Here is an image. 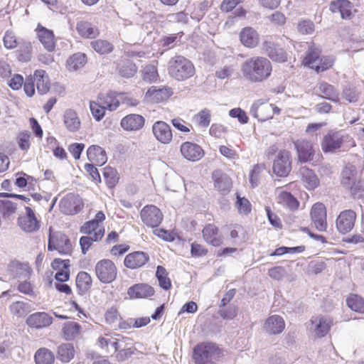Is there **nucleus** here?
Instances as JSON below:
<instances>
[{"instance_id":"3c124183","label":"nucleus","mask_w":364,"mask_h":364,"mask_svg":"<svg viewBox=\"0 0 364 364\" xmlns=\"http://www.w3.org/2000/svg\"><path fill=\"white\" fill-rule=\"evenodd\" d=\"M235 207L240 214L245 215H247L250 213L252 210V205L250 202L246 198L240 196L238 193H237Z\"/></svg>"},{"instance_id":"e2e57ef3","label":"nucleus","mask_w":364,"mask_h":364,"mask_svg":"<svg viewBox=\"0 0 364 364\" xmlns=\"http://www.w3.org/2000/svg\"><path fill=\"white\" fill-rule=\"evenodd\" d=\"M208 2L203 1L195 9V10L191 14V18L197 22H199L204 16L205 11L208 7Z\"/></svg>"},{"instance_id":"c03bdc74","label":"nucleus","mask_w":364,"mask_h":364,"mask_svg":"<svg viewBox=\"0 0 364 364\" xmlns=\"http://www.w3.org/2000/svg\"><path fill=\"white\" fill-rule=\"evenodd\" d=\"M87 57L85 53H77L71 55L67 60L69 70H77L86 63Z\"/></svg>"},{"instance_id":"603ef678","label":"nucleus","mask_w":364,"mask_h":364,"mask_svg":"<svg viewBox=\"0 0 364 364\" xmlns=\"http://www.w3.org/2000/svg\"><path fill=\"white\" fill-rule=\"evenodd\" d=\"M90 109L92 117L97 122L102 120L105 114L106 108L99 101L98 102L90 101Z\"/></svg>"},{"instance_id":"72a5a7b5","label":"nucleus","mask_w":364,"mask_h":364,"mask_svg":"<svg viewBox=\"0 0 364 364\" xmlns=\"http://www.w3.org/2000/svg\"><path fill=\"white\" fill-rule=\"evenodd\" d=\"M16 50L18 60L21 62H28L31 58L32 46L30 41L20 38Z\"/></svg>"},{"instance_id":"f8f14e48","label":"nucleus","mask_w":364,"mask_h":364,"mask_svg":"<svg viewBox=\"0 0 364 364\" xmlns=\"http://www.w3.org/2000/svg\"><path fill=\"white\" fill-rule=\"evenodd\" d=\"M26 215L19 216L18 225L22 230L26 232H33L40 228V221L36 217L34 211L29 206L25 207Z\"/></svg>"},{"instance_id":"ea45409f","label":"nucleus","mask_w":364,"mask_h":364,"mask_svg":"<svg viewBox=\"0 0 364 364\" xmlns=\"http://www.w3.org/2000/svg\"><path fill=\"white\" fill-rule=\"evenodd\" d=\"M117 70L121 77L129 78L133 77L136 73L137 68L130 60H125L118 64Z\"/></svg>"},{"instance_id":"5fc2aeb1","label":"nucleus","mask_w":364,"mask_h":364,"mask_svg":"<svg viewBox=\"0 0 364 364\" xmlns=\"http://www.w3.org/2000/svg\"><path fill=\"white\" fill-rule=\"evenodd\" d=\"M20 38H17L12 31H6L3 38L6 48L11 50L18 46Z\"/></svg>"},{"instance_id":"473e14b6","label":"nucleus","mask_w":364,"mask_h":364,"mask_svg":"<svg viewBox=\"0 0 364 364\" xmlns=\"http://www.w3.org/2000/svg\"><path fill=\"white\" fill-rule=\"evenodd\" d=\"M105 234V229L100 228L95 232L92 237L91 236H82L80 238V245L82 255H86L90 247L92 246L93 242L100 241Z\"/></svg>"},{"instance_id":"e433bc0d","label":"nucleus","mask_w":364,"mask_h":364,"mask_svg":"<svg viewBox=\"0 0 364 364\" xmlns=\"http://www.w3.org/2000/svg\"><path fill=\"white\" fill-rule=\"evenodd\" d=\"M64 124L72 132L77 131L80 127V121L77 113L73 109H67L64 114Z\"/></svg>"},{"instance_id":"09e8293b","label":"nucleus","mask_w":364,"mask_h":364,"mask_svg":"<svg viewBox=\"0 0 364 364\" xmlns=\"http://www.w3.org/2000/svg\"><path fill=\"white\" fill-rule=\"evenodd\" d=\"M9 309L12 314L18 317H23L31 311V306L28 303L21 301L13 302L9 306Z\"/></svg>"},{"instance_id":"7ed1b4c3","label":"nucleus","mask_w":364,"mask_h":364,"mask_svg":"<svg viewBox=\"0 0 364 364\" xmlns=\"http://www.w3.org/2000/svg\"><path fill=\"white\" fill-rule=\"evenodd\" d=\"M223 355L218 344L210 341L198 343L193 349V359L196 364H217Z\"/></svg>"},{"instance_id":"c9c22d12","label":"nucleus","mask_w":364,"mask_h":364,"mask_svg":"<svg viewBox=\"0 0 364 364\" xmlns=\"http://www.w3.org/2000/svg\"><path fill=\"white\" fill-rule=\"evenodd\" d=\"M75 355V349L72 343H63L58 347L57 358L63 363L70 362Z\"/></svg>"},{"instance_id":"774afa93","label":"nucleus","mask_w":364,"mask_h":364,"mask_svg":"<svg viewBox=\"0 0 364 364\" xmlns=\"http://www.w3.org/2000/svg\"><path fill=\"white\" fill-rule=\"evenodd\" d=\"M199 124L203 127H208L210 123L211 114L208 109H203L198 114Z\"/></svg>"},{"instance_id":"b1692460","label":"nucleus","mask_w":364,"mask_h":364,"mask_svg":"<svg viewBox=\"0 0 364 364\" xmlns=\"http://www.w3.org/2000/svg\"><path fill=\"white\" fill-rule=\"evenodd\" d=\"M285 328V322L283 318L279 315L269 316L264 323V328L269 334H279Z\"/></svg>"},{"instance_id":"49530a36","label":"nucleus","mask_w":364,"mask_h":364,"mask_svg":"<svg viewBox=\"0 0 364 364\" xmlns=\"http://www.w3.org/2000/svg\"><path fill=\"white\" fill-rule=\"evenodd\" d=\"M97 344L101 348H106L107 353H117L121 348L117 338H106L100 336L97 339Z\"/></svg>"},{"instance_id":"6e6d98bb","label":"nucleus","mask_w":364,"mask_h":364,"mask_svg":"<svg viewBox=\"0 0 364 364\" xmlns=\"http://www.w3.org/2000/svg\"><path fill=\"white\" fill-rule=\"evenodd\" d=\"M159 77L158 72L155 66L149 65H146L143 70V80L145 82L151 83L156 82Z\"/></svg>"},{"instance_id":"4be33fe9","label":"nucleus","mask_w":364,"mask_h":364,"mask_svg":"<svg viewBox=\"0 0 364 364\" xmlns=\"http://www.w3.org/2000/svg\"><path fill=\"white\" fill-rule=\"evenodd\" d=\"M215 188L223 194H227L232 188V179L226 173L220 171H215L213 173Z\"/></svg>"},{"instance_id":"6ab92c4d","label":"nucleus","mask_w":364,"mask_h":364,"mask_svg":"<svg viewBox=\"0 0 364 364\" xmlns=\"http://www.w3.org/2000/svg\"><path fill=\"white\" fill-rule=\"evenodd\" d=\"M149 260V255L142 251H136L126 255L124 264L126 267L135 269L144 266Z\"/></svg>"},{"instance_id":"f257e3e1","label":"nucleus","mask_w":364,"mask_h":364,"mask_svg":"<svg viewBox=\"0 0 364 364\" xmlns=\"http://www.w3.org/2000/svg\"><path fill=\"white\" fill-rule=\"evenodd\" d=\"M241 72L247 81L251 83H261L271 76L272 65L265 57L253 56L242 63Z\"/></svg>"},{"instance_id":"de8ad7c7","label":"nucleus","mask_w":364,"mask_h":364,"mask_svg":"<svg viewBox=\"0 0 364 364\" xmlns=\"http://www.w3.org/2000/svg\"><path fill=\"white\" fill-rule=\"evenodd\" d=\"M58 242V251L61 255H68L71 252V243L68 237L60 232H57V239Z\"/></svg>"},{"instance_id":"a211bd4d","label":"nucleus","mask_w":364,"mask_h":364,"mask_svg":"<svg viewBox=\"0 0 364 364\" xmlns=\"http://www.w3.org/2000/svg\"><path fill=\"white\" fill-rule=\"evenodd\" d=\"M53 321V317L48 313L36 312L26 318V323L31 328L40 329L49 326Z\"/></svg>"},{"instance_id":"ddd939ff","label":"nucleus","mask_w":364,"mask_h":364,"mask_svg":"<svg viewBox=\"0 0 364 364\" xmlns=\"http://www.w3.org/2000/svg\"><path fill=\"white\" fill-rule=\"evenodd\" d=\"M311 219L315 228L320 232H324L327 228L326 209L321 203H315L311 210Z\"/></svg>"},{"instance_id":"052dcab7","label":"nucleus","mask_w":364,"mask_h":364,"mask_svg":"<svg viewBox=\"0 0 364 364\" xmlns=\"http://www.w3.org/2000/svg\"><path fill=\"white\" fill-rule=\"evenodd\" d=\"M183 33L180 34L178 33H172L168 36H163L161 38V44L164 48H171L174 46L177 41H179L182 37Z\"/></svg>"},{"instance_id":"58836bf2","label":"nucleus","mask_w":364,"mask_h":364,"mask_svg":"<svg viewBox=\"0 0 364 364\" xmlns=\"http://www.w3.org/2000/svg\"><path fill=\"white\" fill-rule=\"evenodd\" d=\"M34 360L36 364H53L55 355L50 350L41 348L36 352Z\"/></svg>"},{"instance_id":"7c9ffc66","label":"nucleus","mask_w":364,"mask_h":364,"mask_svg":"<svg viewBox=\"0 0 364 364\" xmlns=\"http://www.w3.org/2000/svg\"><path fill=\"white\" fill-rule=\"evenodd\" d=\"M97 100L106 109L109 111H114L119 106L116 92L113 91H109L107 94H99Z\"/></svg>"},{"instance_id":"a18cd8bd","label":"nucleus","mask_w":364,"mask_h":364,"mask_svg":"<svg viewBox=\"0 0 364 364\" xmlns=\"http://www.w3.org/2000/svg\"><path fill=\"white\" fill-rule=\"evenodd\" d=\"M91 48L100 55L110 53L114 48L113 45L106 40L98 39L90 43Z\"/></svg>"},{"instance_id":"412c9836","label":"nucleus","mask_w":364,"mask_h":364,"mask_svg":"<svg viewBox=\"0 0 364 364\" xmlns=\"http://www.w3.org/2000/svg\"><path fill=\"white\" fill-rule=\"evenodd\" d=\"M37 36L40 42L43 44L45 49L48 52L54 50L55 43L54 41V33L52 30L38 24L36 28Z\"/></svg>"},{"instance_id":"37998d69","label":"nucleus","mask_w":364,"mask_h":364,"mask_svg":"<svg viewBox=\"0 0 364 364\" xmlns=\"http://www.w3.org/2000/svg\"><path fill=\"white\" fill-rule=\"evenodd\" d=\"M346 304L352 311L359 314L364 313V299L361 296L350 294L346 299Z\"/></svg>"},{"instance_id":"bb28decb","label":"nucleus","mask_w":364,"mask_h":364,"mask_svg":"<svg viewBox=\"0 0 364 364\" xmlns=\"http://www.w3.org/2000/svg\"><path fill=\"white\" fill-rule=\"evenodd\" d=\"M240 40L243 46L252 48L259 43V36L252 27H245L240 33Z\"/></svg>"},{"instance_id":"9d476101","label":"nucleus","mask_w":364,"mask_h":364,"mask_svg":"<svg viewBox=\"0 0 364 364\" xmlns=\"http://www.w3.org/2000/svg\"><path fill=\"white\" fill-rule=\"evenodd\" d=\"M343 143V135L341 131H329L323 137L321 143L324 153L333 152L339 149Z\"/></svg>"},{"instance_id":"f03ea898","label":"nucleus","mask_w":364,"mask_h":364,"mask_svg":"<svg viewBox=\"0 0 364 364\" xmlns=\"http://www.w3.org/2000/svg\"><path fill=\"white\" fill-rule=\"evenodd\" d=\"M341 185L349 191L353 198L364 197V178L355 165L348 164L343 167L341 173Z\"/></svg>"},{"instance_id":"864d4df0","label":"nucleus","mask_w":364,"mask_h":364,"mask_svg":"<svg viewBox=\"0 0 364 364\" xmlns=\"http://www.w3.org/2000/svg\"><path fill=\"white\" fill-rule=\"evenodd\" d=\"M31 136V132L28 131H23L20 132L17 136V144L18 147L22 151H28L30 148V138Z\"/></svg>"},{"instance_id":"8fccbe9b","label":"nucleus","mask_w":364,"mask_h":364,"mask_svg":"<svg viewBox=\"0 0 364 364\" xmlns=\"http://www.w3.org/2000/svg\"><path fill=\"white\" fill-rule=\"evenodd\" d=\"M103 176L107 186L109 188L115 187L119 179L116 169L110 166L103 168Z\"/></svg>"},{"instance_id":"9b49d317","label":"nucleus","mask_w":364,"mask_h":364,"mask_svg":"<svg viewBox=\"0 0 364 364\" xmlns=\"http://www.w3.org/2000/svg\"><path fill=\"white\" fill-rule=\"evenodd\" d=\"M356 216L355 212L351 209L341 211L336 221L338 232L342 234L349 232L354 227Z\"/></svg>"},{"instance_id":"4c0bfd02","label":"nucleus","mask_w":364,"mask_h":364,"mask_svg":"<svg viewBox=\"0 0 364 364\" xmlns=\"http://www.w3.org/2000/svg\"><path fill=\"white\" fill-rule=\"evenodd\" d=\"M312 323L314 321H311ZM314 331L318 338H323L329 332L331 327V321L325 316H320L315 320Z\"/></svg>"},{"instance_id":"1a4fd4ad","label":"nucleus","mask_w":364,"mask_h":364,"mask_svg":"<svg viewBox=\"0 0 364 364\" xmlns=\"http://www.w3.org/2000/svg\"><path fill=\"white\" fill-rule=\"evenodd\" d=\"M83 207L82 199L79 196L70 193L63 198L60 202L61 212L65 215H75Z\"/></svg>"},{"instance_id":"0e129e2a","label":"nucleus","mask_w":364,"mask_h":364,"mask_svg":"<svg viewBox=\"0 0 364 364\" xmlns=\"http://www.w3.org/2000/svg\"><path fill=\"white\" fill-rule=\"evenodd\" d=\"M297 28L303 35L311 34L314 31V24L309 20H304L298 23Z\"/></svg>"},{"instance_id":"79ce46f5","label":"nucleus","mask_w":364,"mask_h":364,"mask_svg":"<svg viewBox=\"0 0 364 364\" xmlns=\"http://www.w3.org/2000/svg\"><path fill=\"white\" fill-rule=\"evenodd\" d=\"M279 203L284 206L289 208L290 210L294 211L298 209L299 202L296 198L291 193L287 191H282L279 196Z\"/></svg>"},{"instance_id":"4468645a","label":"nucleus","mask_w":364,"mask_h":364,"mask_svg":"<svg viewBox=\"0 0 364 364\" xmlns=\"http://www.w3.org/2000/svg\"><path fill=\"white\" fill-rule=\"evenodd\" d=\"M262 49L264 53L274 62L283 63L288 60L287 52L277 43L265 41L263 43Z\"/></svg>"},{"instance_id":"a19ab883","label":"nucleus","mask_w":364,"mask_h":364,"mask_svg":"<svg viewBox=\"0 0 364 364\" xmlns=\"http://www.w3.org/2000/svg\"><path fill=\"white\" fill-rule=\"evenodd\" d=\"M81 328V326L78 323L69 321L63 324L62 331L65 339L71 341L80 334Z\"/></svg>"},{"instance_id":"aec40b11","label":"nucleus","mask_w":364,"mask_h":364,"mask_svg":"<svg viewBox=\"0 0 364 364\" xmlns=\"http://www.w3.org/2000/svg\"><path fill=\"white\" fill-rule=\"evenodd\" d=\"M154 289L144 283H139L131 286L127 290L130 299H145L154 294Z\"/></svg>"},{"instance_id":"4d7b16f0","label":"nucleus","mask_w":364,"mask_h":364,"mask_svg":"<svg viewBox=\"0 0 364 364\" xmlns=\"http://www.w3.org/2000/svg\"><path fill=\"white\" fill-rule=\"evenodd\" d=\"M16 204L10 200H0V213L8 217L15 213Z\"/></svg>"},{"instance_id":"c756f323","label":"nucleus","mask_w":364,"mask_h":364,"mask_svg":"<svg viewBox=\"0 0 364 364\" xmlns=\"http://www.w3.org/2000/svg\"><path fill=\"white\" fill-rule=\"evenodd\" d=\"M87 159L91 162H95L97 165H103L107 159L106 152L98 145H91L87 150Z\"/></svg>"},{"instance_id":"dca6fc26","label":"nucleus","mask_w":364,"mask_h":364,"mask_svg":"<svg viewBox=\"0 0 364 364\" xmlns=\"http://www.w3.org/2000/svg\"><path fill=\"white\" fill-rule=\"evenodd\" d=\"M180 151L186 160L193 162L199 161L205 154L200 145L191 141L183 142L181 145Z\"/></svg>"},{"instance_id":"6e6552de","label":"nucleus","mask_w":364,"mask_h":364,"mask_svg":"<svg viewBox=\"0 0 364 364\" xmlns=\"http://www.w3.org/2000/svg\"><path fill=\"white\" fill-rule=\"evenodd\" d=\"M294 146L299 163L305 164L314 159L316 151L311 141L306 139H298L294 141Z\"/></svg>"},{"instance_id":"f704fd0d","label":"nucleus","mask_w":364,"mask_h":364,"mask_svg":"<svg viewBox=\"0 0 364 364\" xmlns=\"http://www.w3.org/2000/svg\"><path fill=\"white\" fill-rule=\"evenodd\" d=\"M75 282L80 294L83 295L91 288L92 279L89 273L81 271L77 274Z\"/></svg>"},{"instance_id":"0eeeda50","label":"nucleus","mask_w":364,"mask_h":364,"mask_svg":"<svg viewBox=\"0 0 364 364\" xmlns=\"http://www.w3.org/2000/svg\"><path fill=\"white\" fill-rule=\"evenodd\" d=\"M140 217L144 225L154 228L160 225L164 216L158 207L154 205H146L141 209Z\"/></svg>"},{"instance_id":"423d86ee","label":"nucleus","mask_w":364,"mask_h":364,"mask_svg":"<svg viewBox=\"0 0 364 364\" xmlns=\"http://www.w3.org/2000/svg\"><path fill=\"white\" fill-rule=\"evenodd\" d=\"M291 154L286 149L279 150L275 156L272 165V171L277 176L284 178L291 171Z\"/></svg>"},{"instance_id":"20e7f679","label":"nucleus","mask_w":364,"mask_h":364,"mask_svg":"<svg viewBox=\"0 0 364 364\" xmlns=\"http://www.w3.org/2000/svg\"><path fill=\"white\" fill-rule=\"evenodd\" d=\"M168 73L176 80L183 81L191 77L195 73V67L188 58L177 55L168 63Z\"/></svg>"},{"instance_id":"2eb2a0df","label":"nucleus","mask_w":364,"mask_h":364,"mask_svg":"<svg viewBox=\"0 0 364 364\" xmlns=\"http://www.w3.org/2000/svg\"><path fill=\"white\" fill-rule=\"evenodd\" d=\"M152 132L156 140L161 144H168L172 141L171 128L164 121L155 122L152 125Z\"/></svg>"},{"instance_id":"69168bd1","label":"nucleus","mask_w":364,"mask_h":364,"mask_svg":"<svg viewBox=\"0 0 364 364\" xmlns=\"http://www.w3.org/2000/svg\"><path fill=\"white\" fill-rule=\"evenodd\" d=\"M85 145L83 143H73L69 145L68 149L75 160L80 159Z\"/></svg>"},{"instance_id":"cd10ccee","label":"nucleus","mask_w":364,"mask_h":364,"mask_svg":"<svg viewBox=\"0 0 364 364\" xmlns=\"http://www.w3.org/2000/svg\"><path fill=\"white\" fill-rule=\"evenodd\" d=\"M352 4L348 0H336L331 2L329 9L333 13H340L343 19H347L352 14Z\"/></svg>"},{"instance_id":"338daca9","label":"nucleus","mask_w":364,"mask_h":364,"mask_svg":"<svg viewBox=\"0 0 364 364\" xmlns=\"http://www.w3.org/2000/svg\"><path fill=\"white\" fill-rule=\"evenodd\" d=\"M85 170L90 176L92 181L95 183H101V177L100 173L93 164H85L84 166Z\"/></svg>"},{"instance_id":"393cba45","label":"nucleus","mask_w":364,"mask_h":364,"mask_svg":"<svg viewBox=\"0 0 364 364\" xmlns=\"http://www.w3.org/2000/svg\"><path fill=\"white\" fill-rule=\"evenodd\" d=\"M204 240L214 247H218L223 243V239L219 234L218 228L213 224L206 225L203 230Z\"/></svg>"},{"instance_id":"bf43d9fd","label":"nucleus","mask_w":364,"mask_h":364,"mask_svg":"<svg viewBox=\"0 0 364 364\" xmlns=\"http://www.w3.org/2000/svg\"><path fill=\"white\" fill-rule=\"evenodd\" d=\"M229 116L237 119L238 122L242 124H247L249 121L247 113L240 107L231 109L229 111Z\"/></svg>"},{"instance_id":"680f3d73","label":"nucleus","mask_w":364,"mask_h":364,"mask_svg":"<svg viewBox=\"0 0 364 364\" xmlns=\"http://www.w3.org/2000/svg\"><path fill=\"white\" fill-rule=\"evenodd\" d=\"M287 274V269L282 266H276L268 270V275L273 279L279 281Z\"/></svg>"},{"instance_id":"2f4dec72","label":"nucleus","mask_w":364,"mask_h":364,"mask_svg":"<svg viewBox=\"0 0 364 364\" xmlns=\"http://www.w3.org/2000/svg\"><path fill=\"white\" fill-rule=\"evenodd\" d=\"M318 90L323 94L321 97L333 102L339 101V93L332 85L321 82L318 84Z\"/></svg>"},{"instance_id":"13d9d810","label":"nucleus","mask_w":364,"mask_h":364,"mask_svg":"<svg viewBox=\"0 0 364 364\" xmlns=\"http://www.w3.org/2000/svg\"><path fill=\"white\" fill-rule=\"evenodd\" d=\"M343 97L349 102H355L358 100V92L355 87L351 85L344 87L342 93Z\"/></svg>"},{"instance_id":"5701e85b","label":"nucleus","mask_w":364,"mask_h":364,"mask_svg":"<svg viewBox=\"0 0 364 364\" xmlns=\"http://www.w3.org/2000/svg\"><path fill=\"white\" fill-rule=\"evenodd\" d=\"M173 94L172 89L168 87H157L156 86H151L148 89L145 94L146 98L154 102H159L166 100Z\"/></svg>"},{"instance_id":"39448f33","label":"nucleus","mask_w":364,"mask_h":364,"mask_svg":"<svg viewBox=\"0 0 364 364\" xmlns=\"http://www.w3.org/2000/svg\"><path fill=\"white\" fill-rule=\"evenodd\" d=\"M95 271L97 279L103 284H110L117 278V269L114 263L109 259L97 262Z\"/></svg>"},{"instance_id":"c85d7f7f","label":"nucleus","mask_w":364,"mask_h":364,"mask_svg":"<svg viewBox=\"0 0 364 364\" xmlns=\"http://www.w3.org/2000/svg\"><path fill=\"white\" fill-rule=\"evenodd\" d=\"M76 30L80 36L85 38H95L100 34L99 30L96 26L85 21L77 23Z\"/></svg>"},{"instance_id":"f3484780","label":"nucleus","mask_w":364,"mask_h":364,"mask_svg":"<svg viewBox=\"0 0 364 364\" xmlns=\"http://www.w3.org/2000/svg\"><path fill=\"white\" fill-rule=\"evenodd\" d=\"M145 118L139 114H129L120 121L121 127L126 132H138L145 125Z\"/></svg>"},{"instance_id":"a878e982","label":"nucleus","mask_w":364,"mask_h":364,"mask_svg":"<svg viewBox=\"0 0 364 364\" xmlns=\"http://www.w3.org/2000/svg\"><path fill=\"white\" fill-rule=\"evenodd\" d=\"M299 174L303 183L309 190H314L319 186L320 181L312 169L306 166H302L299 169Z\"/></svg>"}]
</instances>
